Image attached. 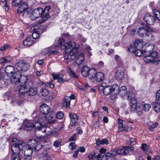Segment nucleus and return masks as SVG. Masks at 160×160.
Returning <instances> with one entry per match:
<instances>
[{
  "instance_id": "1",
  "label": "nucleus",
  "mask_w": 160,
  "mask_h": 160,
  "mask_svg": "<svg viewBox=\"0 0 160 160\" xmlns=\"http://www.w3.org/2000/svg\"><path fill=\"white\" fill-rule=\"evenodd\" d=\"M34 123L30 120H26L24 122V129L26 131L31 130L33 128L36 130L35 134L36 135L37 130H42L43 129V122L45 121L47 117H42L39 115H37L35 112L32 115Z\"/></svg>"
},
{
  "instance_id": "2",
  "label": "nucleus",
  "mask_w": 160,
  "mask_h": 160,
  "mask_svg": "<svg viewBox=\"0 0 160 160\" xmlns=\"http://www.w3.org/2000/svg\"><path fill=\"white\" fill-rule=\"evenodd\" d=\"M11 149L13 154L12 156V160H20V152L21 148L24 144L22 141H20L16 138H12L11 141Z\"/></svg>"
},
{
  "instance_id": "3",
  "label": "nucleus",
  "mask_w": 160,
  "mask_h": 160,
  "mask_svg": "<svg viewBox=\"0 0 160 160\" xmlns=\"http://www.w3.org/2000/svg\"><path fill=\"white\" fill-rule=\"evenodd\" d=\"M65 41L64 39L62 38H59L55 45V46L47 48L44 50V53L43 55L47 54L48 55H49L52 53L57 54L58 52L52 49L57 50L60 47H61L62 49V46L65 44Z\"/></svg>"
},
{
  "instance_id": "4",
  "label": "nucleus",
  "mask_w": 160,
  "mask_h": 160,
  "mask_svg": "<svg viewBox=\"0 0 160 160\" xmlns=\"http://www.w3.org/2000/svg\"><path fill=\"white\" fill-rule=\"evenodd\" d=\"M21 85L18 87V91L19 96L21 98L23 97L25 95H27L28 92V85L27 84L28 79L26 76H22Z\"/></svg>"
},
{
  "instance_id": "5",
  "label": "nucleus",
  "mask_w": 160,
  "mask_h": 160,
  "mask_svg": "<svg viewBox=\"0 0 160 160\" xmlns=\"http://www.w3.org/2000/svg\"><path fill=\"white\" fill-rule=\"evenodd\" d=\"M79 48V45L78 44L72 42H67L62 46V49H65L66 52H71L72 53H76L78 52Z\"/></svg>"
},
{
  "instance_id": "6",
  "label": "nucleus",
  "mask_w": 160,
  "mask_h": 160,
  "mask_svg": "<svg viewBox=\"0 0 160 160\" xmlns=\"http://www.w3.org/2000/svg\"><path fill=\"white\" fill-rule=\"evenodd\" d=\"M15 67L18 71H27L29 68V65L25 60H21L19 61H17Z\"/></svg>"
},
{
  "instance_id": "7",
  "label": "nucleus",
  "mask_w": 160,
  "mask_h": 160,
  "mask_svg": "<svg viewBox=\"0 0 160 160\" xmlns=\"http://www.w3.org/2000/svg\"><path fill=\"white\" fill-rule=\"evenodd\" d=\"M39 111L40 113L45 115L44 116H42L41 115L39 114H37V115H40L42 117H47V118H46L45 120L47 119H49L52 118L53 116V115L52 114L51 116H47L49 114L51 113L50 112V107L47 104H42L40 107L39 108Z\"/></svg>"
},
{
  "instance_id": "8",
  "label": "nucleus",
  "mask_w": 160,
  "mask_h": 160,
  "mask_svg": "<svg viewBox=\"0 0 160 160\" xmlns=\"http://www.w3.org/2000/svg\"><path fill=\"white\" fill-rule=\"evenodd\" d=\"M43 10L41 8H38L33 10L30 15L31 19L34 20L39 17L42 18L43 19Z\"/></svg>"
},
{
  "instance_id": "9",
  "label": "nucleus",
  "mask_w": 160,
  "mask_h": 160,
  "mask_svg": "<svg viewBox=\"0 0 160 160\" xmlns=\"http://www.w3.org/2000/svg\"><path fill=\"white\" fill-rule=\"evenodd\" d=\"M153 32V30L151 29L149 26L146 25L142 27H140L138 28V33L140 36L143 37H146L147 32Z\"/></svg>"
},
{
  "instance_id": "10",
  "label": "nucleus",
  "mask_w": 160,
  "mask_h": 160,
  "mask_svg": "<svg viewBox=\"0 0 160 160\" xmlns=\"http://www.w3.org/2000/svg\"><path fill=\"white\" fill-rule=\"evenodd\" d=\"M119 89V86L117 84H114L112 86L110 85H108L103 89V92L105 95L109 94L111 92L116 91Z\"/></svg>"
},
{
  "instance_id": "11",
  "label": "nucleus",
  "mask_w": 160,
  "mask_h": 160,
  "mask_svg": "<svg viewBox=\"0 0 160 160\" xmlns=\"http://www.w3.org/2000/svg\"><path fill=\"white\" fill-rule=\"evenodd\" d=\"M123 149L119 148L117 149V152L118 154L121 155H126L130 152L132 151L134 149V148L132 146H123Z\"/></svg>"
},
{
  "instance_id": "12",
  "label": "nucleus",
  "mask_w": 160,
  "mask_h": 160,
  "mask_svg": "<svg viewBox=\"0 0 160 160\" xmlns=\"http://www.w3.org/2000/svg\"><path fill=\"white\" fill-rule=\"evenodd\" d=\"M52 76L54 80L58 79V81L60 83L63 82H68L69 81L68 79H66L64 78L66 75L63 73H59L58 74H54L52 73Z\"/></svg>"
},
{
  "instance_id": "13",
  "label": "nucleus",
  "mask_w": 160,
  "mask_h": 160,
  "mask_svg": "<svg viewBox=\"0 0 160 160\" xmlns=\"http://www.w3.org/2000/svg\"><path fill=\"white\" fill-rule=\"evenodd\" d=\"M128 49L130 52L133 53L135 55L138 57L141 56L145 52L140 49L136 48L133 46H130Z\"/></svg>"
},
{
  "instance_id": "14",
  "label": "nucleus",
  "mask_w": 160,
  "mask_h": 160,
  "mask_svg": "<svg viewBox=\"0 0 160 160\" xmlns=\"http://www.w3.org/2000/svg\"><path fill=\"white\" fill-rule=\"evenodd\" d=\"M33 149L30 148L29 147H27L26 145L24 144L22 146V147L21 148L20 152H22V153L25 156H31L32 153ZM20 155L21 154L20 152ZM21 158V157L20 156Z\"/></svg>"
},
{
  "instance_id": "15",
  "label": "nucleus",
  "mask_w": 160,
  "mask_h": 160,
  "mask_svg": "<svg viewBox=\"0 0 160 160\" xmlns=\"http://www.w3.org/2000/svg\"><path fill=\"white\" fill-rule=\"evenodd\" d=\"M21 75L20 73L16 72L11 76V83L13 84H18L21 81L20 79Z\"/></svg>"
},
{
  "instance_id": "16",
  "label": "nucleus",
  "mask_w": 160,
  "mask_h": 160,
  "mask_svg": "<svg viewBox=\"0 0 160 160\" xmlns=\"http://www.w3.org/2000/svg\"><path fill=\"white\" fill-rule=\"evenodd\" d=\"M143 19L144 21L149 25L153 24L156 21V19L153 15L148 14L145 15Z\"/></svg>"
},
{
  "instance_id": "17",
  "label": "nucleus",
  "mask_w": 160,
  "mask_h": 160,
  "mask_svg": "<svg viewBox=\"0 0 160 160\" xmlns=\"http://www.w3.org/2000/svg\"><path fill=\"white\" fill-rule=\"evenodd\" d=\"M69 114L71 122H72V123L71 125V126L72 127H74L78 125V117L74 113L69 112Z\"/></svg>"
},
{
  "instance_id": "18",
  "label": "nucleus",
  "mask_w": 160,
  "mask_h": 160,
  "mask_svg": "<svg viewBox=\"0 0 160 160\" xmlns=\"http://www.w3.org/2000/svg\"><path fill=\"white\" fill-rule=\"evenodd\" d=\"M75 54L71 52H66L64 56V59L66 60L65 62L69 63L74 60L76 58Z\"/></svg>"
},
{
  "instance_id": "19",
  "label": "nucleus",
  "mask_w": 160,
  "mask_h": 160,
  "mask_svg": "<svg viewBox=\"0 0 160 160\" xmlns=\"http://www.w3.org/2000/svg\"><path fill=\"white\" fill-rule=\"evenodd\" d=\"M28 5L26 2H24L21 3L19 6L17 10L18 13H22L28 11Z\"/></svg>"
},
{
  "instance_id": "20",
  "label": "nucleus",
  "mask_w": 160,
  "mask_h": 160,
  "mask_svg": "<svg viewBox=\"0 0 160 160\" xmlns=\"http://www.w3.org/2000/svg\"><path fill=\"white\" fill-rule=\"evenodd\" d=\"M149 54L153 58H154V62L155 64H157L160 61V57L158 56V52L156 51L150 52Z\"/></svg>"
},
{
  "instance_id": "21",
  "label": "nucleus",
  "mask_w": 160,
  "mask_h": 160,
  "mask_svg": "<svg viewBox=\"0 0 160 160\" xmlns=\"http://www.w3.org/2000/svg\"><path fill=\"white\" fill-rule=\"evenodd\" d=\"M36 41L32 40L31 37H28L23 41V43L24 46L27 47L30 46L36 42Z\"/></svg>"
},
{
  "instance_id": "22",
  "label": "nucleus",
  "mask_w": 160,
  "mask_h": 160,
  "mask_svg": "<svg viewBox=\"0 0 160 160\" xmlns=\"http://www.w3.org/2000/svg\"><path fill=\"white\" fill-rule=\"evenodd\" d=\"M125 73L122 69H120L118 70L115 74V78L118 80L122 79L124 77Z\"/></svg>"
},
{
  "instance_id": "23",
  "label": "nucleus",
  "mask_w": 160,
  "mask_h": 160,
  "mask_svg": "<svg viewBox=\"0 0 160 160\" xmlns=\"http://www.w3.org/2000/svg\"><path fill=\"white\" fill-rule=\"evenodd\" d=\"M37 92V89L36 88L33 87L28 86V92L27 95L29 96H32L35 95Z\"/></svg>"
},
{
  "instance_id": "24",
  "label": "nucleus",
  "mask_w": 160,
  "mask_h": 160,
  "mask_svg": "<svg viewBox=\"0 0 160 160\" xmlns=\"http://www.w3.org/2000/svg\"><path fill=\"white\" fill-rule=\"evenodd\" d=\"M51 8L50 6L48 5L45 7L44 10H43V20H46L50 17V15L48 13Z\"/></svg>"
},
{
  "instance_id": "25",
  "label": "nucleus",
  "mask_w": 160,
  "mask_h": 160,
  "mask_svg": "<svg viewBox=\"0 0 160 160\" xmlns=\"http://www.w3.org/2000/svg\"><path fill=\"white\" fill-rule=\"evenodd\" d=\"M148 53V52H145L144 55L145 56L143 58L144 61L147 63H150L151 62L154 63V58H152L149 53Z\"/></svg>"
},
{
  "instance_id": "26",
  "label": "nucleus",
  "mask_w": 160,
  "mask_h": 160,
  "mask_svg": "<svg viewBox=\"0 0 160 160\" xmlns=\"http://www.w3.org/2000/svg\"><path fill=\"white\" fill-rule=\"evenodd\" d=\"M84 55L82 53H81L77 56L75 62L78 66L81 64L84 60Z\"/></svg>"
},
{
  "instance_id": "27",
  "label": "nucleus",
  "mask_w": 160,
  "mask_h": 160,
  "mask_svg": "<svg viewBox=\"0 0 160 160\" xmlns=\"http://www.w3.org/2000/svg\"><path fill=\"white\" fill-rule=\"evenodd\" d=\"M116 91H117L119 94L123 97L126 95L127 92V88L125 86H122L120 88L119 87V89Z\"/></svg>"
},
{
  "instance_id": "28",
  "label": "nucleus",
  "mask_w": 160,
  "mask_h": 160,
  "mask_svg": "<svg viewBox=\"0 0 160 160\" xmlns=\"http://www.w3.org/2000/svg\"><path fill=\"white\" fill-rule=\"evenodd\" d=\"M71 99L69 96H66L65 97L62 105L63 107L67 108H69L70 105Z\"/></svg>"
},
{
  "instance_id": "29",
  "label": "nucleus",
  "mask_w": 160,
  "mask_h": 160,
  "mask_svg": "<svg viewBox=\"0 0 160 160\" xmlns=\"http://www.w3.org/2000/svg\"><path fill=\"white\" fill-rule=\"evenodd\" d=\"M89 67L85 65L82 67L81 69V73L82 75L85 77H86L88 75L89 72Z\"/></svg>"
},
{
  "instance_id": "30",
  "label": "nucleus",
  "mask_w": 160,
  "mask_h": 160,
  "mask_svg": "<svg viewBox=\"0 0 160 160\" xmlns=\"http://www.w3.org/2000/svg\"><path fill=\"white\" fill-rule=\"evenodd\" d=\"M37 141L35 139H32L29 140L27 144H25L27 147H29L30 148L33 149L37 143Z\"/></svg>"
},
{
  "instance_id": "31",
  "label": "nucleus",
  "mask_w": 160,
  "mask_h": 160,
  "mask_svg": "<svg viewBox=\"0 0 160 160\" xmlns=\"http://www.w3.org/2000/svg\"><path fill=\"white\" fill-rule=\"evenodd\" d=\"M5 71L8 75L11 76L15 72L14 70V67L12 66H7L5 68Z\"/></svg>"
},
{
  "instance_id": "32",
  "label": "nucleus",
  "mask_w": 160,
  "mask_h": 160,
  "mask_svg": "<svg viewBox=\"0 0 160 160\" xmlns=\"http://www.w3.org/2000/svg\"><path fill=\"white\" fill-rule=\"evenodd\" d=\"M44 122H43V129L42 130H38V131H42V132H43L46 133V134L49 135L52 134V129L49 127L47 126L45 128L44 127Z\"/></svg>"
},
{
  "instance_id": "33",
  "label": "nucleus",
  "mask_w": 160,
  "mask_h": 160,
  "mask_svg": "<svg viewBox=\"0 0 160 160\" xmlns=\"http://www.w3.org/2000/svg\"><path fill=\"white\" fill-rule=\"evenodd\" d=\"M96 73L97 71L96 69L92 68L90 69L88 76L90 79L93 80L95 78Z\"/></svg>"
},
{
  "instance_id": "34",
  "label": "nucleus",
  "mask_w": 160,
  "mask_h": 160,
  "mask_svg": "<svg viewBox=\"0 0 160 160\" xmlns=\"http://www.w3.org/2000/svg\"><path fill=\"white\" fill-rule=\"evenodd\" d=\"M137 48L141 49L143 48L142 41L141 40H136L135 41L134 45H132Z\"/></svg>"
},
{
  "instance_id": "35",
  "label": "nucleus",
  "mask_w": 160,
  "mask_h": 160,
  "mask_svg": "<svg viewBox=\"0 0 160 160\" xmlns=\"http://www.w3.org/2000/svg\"><path fill=\"white\" fill-rule=\"evenodd\" d=\"M95 78L97 82L102 81L104 79V75L102 72H98L96 73Z\"/></svg>"
},
{
  "instance_id": "36",
  "label": "nucleus",
  "mask_w": 160,
  "mask_h": 160,
  "mask_svg": "<svg viewBox=\"0 0 160 160\" xmlns=\"http://www.w3.org/2000/svg\"><path fill=\"white\" fill-rule=\"evenodd\" d=\"M102 156L101 154H97V153L93 152L92 154H89L88 157L90 160H94L96 158H100Z\"/></svg>"
},
{
  "instance_id": "37",
  "label": "nucleus",
  "mask_w": 160,
  "mask_h": 160,
  "mask_svg": "<svg viewBox=\"0 0 160 160\" xmlns=\"http://www.w3.org/2000/svg\"><path fill=\"white\" fill-rule=\"evenodd\" d=\"M133 93L130 92L128 94V98L131 101V103L137 104V101Z\"/></svg>"
},
{
  "instance_id": "38",
  "label": "nucleus",
  "mask_w": 160,
  "mask_h": 160,
  "mask_svg": "<svg viewBox=\"0 0 160 160\" xmlns=\"http://www.w3.org/2000/svg\"><path fill=\"white\" fill-rule=\"evenodd\" d=\"M12 58L10 56H8L4 58H1L0 59V63H5L11 61L12 60Z\"/></svg>"
},
{
  "instance_id": "39",
  "label": "nucleus",
  "mask_w": 160,
  "mask_h": 160,
  "mask_svg": "<svg viewBox=\"0 0 160 160\" xmlns=\"http://www.w3.org/2000/svg\"><path fill=\"white\" fill-rule=\"evenodd\" d=\"M49 93L48 91L46 89L42 88L40 90V95L42 97L47 96Z\"/></svg>"
},
{
  "instance_id": "40",
  "label": "nucleus",
  "mask_w": 160,
  "mask_h": 160,
  "mask_svg": "<svg viewBox=\"0 0 160 160\" xmlns=\"http://www.w3.org/2000/svg\"><path fill=\"white\" fill-rule=\"evenodd\" d=\"M6 77H8V78H6L5 79L4 77H3L2 76V78L0 79V82L1 83H2L3 82L5 84L8 85L11 82V79H9V78L8 76H6Z\"/></svg>"
},
{
  "instance_id": "41",
  "label": "nucleus",
  "mask_w": 160,
  "mask_h": 160,
  "mask_svg": "<svg viewBox=\"0 0 160 160\" xmlns=\"http://www.w3.org/2000/svg\"><path fill=\"white\" fill-rule=\"evenodd\" d=\"M67 72L69 73L70 77L75 78H77L78 76L76 75L75 73L70 68L68 67L67 68Z\"/></svg>"
},
{
  "instance_id": "42",
  "label": "nucleus",
  "mask_w": 160,
  "mask_h": 160,
  "mask_svg": "<svg viewBox=\"0 0 160 160\" xmlns=\"http://www.w3.org/2000/svg\"><path fill=\"white\" fill-rule=\"evenodd\" d=\"M148 125L149 126V130L150 131H152L153 129L158 126V124L157 122L154 124L153 123L151 122H149Z\"/></svg>"
},
{
  "instance_id": "43",
  "label": "nucleus",
  "mask_w": 160,
  "mask_h": 160,
  "mask_svg": "<svg viewBox=\"0 0 160 160\" xmlns=\"http://www.w3.org/2000/svg\"><path fill=\"white\" fill-rule=\"evenodd\" d=\"M141 106L142 107L143 109L145 112H148L151 107V105L149 104H142Z\"/></svg>"
},
{
  "instance_id": "44",
  "label": "nucleus",
  "mask_w": 160,
  "mask_h": 160,
  "mask_svg": "<svg viewBox=\"0 0 160 160\" xmlns=\"http://www.w3.org/2000/svg\"><path fill=\"white\" fill-rule=\"evenodd\" d=\"M153 108L154 111L157 112H158L160 111V105L158 103L156 102L153 104Z\"/></svg>"
},
{
  "instance_id": "45",
  "label": "nucleus",
  "mask_w": 160,
  "mask_h": 160,
  "mask_svg": "<svg viewBox=\"0 0 160 160\" xmlns=\"http://www.w3.org/2000/svg\"><path fill=\"white\" fill-rule=\"evenodd\" d=\"M153 32H147V34H146V35L145 37H148V39H150L151 40H154V35L152 33Z\"/></svg>"
},
{
  "instance_id": "46",
  "label": "nucleus",
  "mask_w": 160,
  "mask_h": 160,
  "mask_svg": "<svg viewBox=\"0 0 160 160\" xmlns=\"http://www.w3.org/2000/svg\"><path fill=\"white\" fill-rule=\"evenodd\" d=\"M22 2V0H13L12 5L14 7H16L20 4Z\"/></svg>"
},
{
  "instance_id": "47",
  "label": "nucleus",
  "mask_w": 160,
  "mask_h": 160,
  "mask_svg": "<svg viewBox=\"0 0 160 160\" xmlns=\"http://www.w3.org/2000/svg\"><path fill=\"white\" fill-rule=\"evenodd\" d=\"M42 145L41 144V143L40 142H37V143L33 149L36 152L42 149Z\"/></svg>"
},
{
  "instance_id": "48",
  "label": "nucleus",
  "mask_w": 160,
  "mask_h": 160,
  "mask_svg": "<svg viewBox=\"0 0 160 160\" xmlns=\"http://www.w3.org/2000/svg\"><path fill=\"white\" fill-rule=\"evenodd\" d=\"M111 156V154H110V153L107 152L103 155L102 160H108Z\"/></svg>"
},
{
  "instance_id": "49",
  "label": "nucleus",
  "mask_w": 160,
  "mask_h": 160,
  "mask_svg": "<svg viewBox=\"0 0 160 160\" xmlns=\"http://www.w3.org/2000/svg\"><path fill=\"white\" fill-rule=\"evenodd\" d=\"M42 158L43 160H51L50 154L47 152L45 153Z\"/></svg>"
},
{
  "instance_id": "50",
  "label": "nucleus",
  "mask_w": 160,
  "mask_h": 160,
  "mask_svg": "<svg viewBox=\"0 0 160 160\" xmlns=\"http://www.w3.org/2000/svg\"><path fill=\"white\" fill-rule=\"evenodd\" d=\"M39 32L38 31H36L34 32L32 34V37L33 39H37L39 38Z\"/></svg>"
},
{
  "instance_id": "51",
  "label": "nucleus",
  "mask_w": 160,
  "mask_h": 160,
  "mask_svg": "<svg viewBox=\"0 0 160 160\" xmlns=\"http://www.w3.org/2000/svg\"><path fill=\"white\" fill-rule=\"evenodd\" d=\"M136 111L135 112H137L138 115H140L142 114V109L140 107V106H138L136 108Z\"/></svg>"
},
{
  "instance_id": "52",
  "label": "nucleus",
  "mask_w": 160,
  "mask_h": 160,
  "mask_svg": "<svg viewBox=\"0 0 160 160\" xmlns=\"http://www.w3.org/2000/svg\"><path fill=\"white\" fill-rule=\"evenodd\" d=\"M23 103V101L22 100H19L17 101L16 102L14 101H12V104L14 106L16 105L17 104L19 106H21Z\"/></svg>"
},
{
  "instance_id": "53",
  "label": "nucleus",
  "mask_w": 160,
  "mask_h": 160,
  "mask_svg": "<svg viewBox=\"0 0 160 160\" xmlns=\"http://www.w3.org/2000/svg\"><path fill=\"white\" fill-rule=\"evenodd\" d=\"M64 116V113L62 112H58L56 115V117L58 119L62 118Z\"/></svg>"
},
{
  "instance_id": "54",
  "label": "nucleus",
  "mask_w": 160,
  "mask_h": 160,
  "mask_svg": "<svg viewBox=\"0 0 160 160\" xmlns=\"http://www.w3.org/2000/svg\"><path fill=\"white\" fill-rule=\"evenodd\" d=\"M156 98L157 100V102L160 105V90H158L157 92Z\"/></svg>"
},
{
  "instance_id": "55",
  "label": "nucleus",
  "mask_w": 160,
  "mask_h": 160,
  "mask_svg": "<svg viewBox=\"0 0 160 160\" xmlns=\"http://www.w3.org/2000/svg\"><path fill=\"white\" fill-rule=\"evenodd\" d=\"M1 2H0V4L2 5V6H4L6 7L7 8L8 10L9 9L8 5L7 4L6 0H0Z\"/></svg>"
},
{
  "instance_id": "56",
  "label": "nucleus",
  "mask_w": 160,
  "mask_h": 160,
  "mask_svg": "<svg viewBox=\"0 0 160 160\" xmlns=\"http://www.w3.org/2000/svg\"><path fill=\"white\" fill-rule=\"evenodd\" d=\"M76 144L74 142H71L69 145V148L71 150H73L75 149Z\"/></svg>"
},
{
  "instance_id": "57",
  "label": "nucleus",
  "mask_w": 160,
  "mask_h": 160,
  "mask_svg": "<svg viewBox=\"0 0 160 160\" xmlns=\"http://www.w3.org/2000/svg\"><path fill=\"white\" fill-rule=\"evenodd\" d=\"M42 149L46 151H48L50 149V146L49 145H45L42 146Z\"/></svg>"
},
{
  "instance_id": "58",
  "label": "nucleus",
  "mask_w": 160,
  "mask_h": 160,
  "mask_svg": "<svg viewBox=\"0 0 160 160\" xmlns=\"http://www.w3.org/2000/svg\"><path fill=\"white\" fill-rule=\"evenodd\" d=\"M63 36L66 39L68 40H70L71 38V36L69 35L68 33H64L63 34Z\"/></svg>"
},
{
  "instance_id": "59",
  "label": "nucleus",
  "mask_w": 160,
  "mask_h": 160,
  "mask_svg": "<svg viewBox=\"0 0 160 160\" xmlns=\"http://www.w3.org/2000/svg\"><path fill=\"white\" fill-rule=\"evenodd\" d=\"M10 46L8 44H6L1 47L0 50L1 51H4L5 50L10 48Z\"/></svg>"
},
{
  "instance_id": "60",
  "label": "nucleus",
  "mask_w": 160,
  "mask_h": 160,
  "mask_svg": "<svg viewBox=\"0 0 160 160\" xmlns=\"http://www.w3.org/2000/svg\"><path fill=\"white\" fill-rule=\"evenodd\" d=\"M77 138V134L74 133L71 136V137L69 139V141H73L76 140Z\"/></svg>"
},
{
  "instance_id": "61",
  "label": "nucleus",
  "mask_w": 160,
  "mask_h": 160,
  "mask_svg": "<svg viewBox=\"0 0 160 160\" xmlns=\"http://www.w3.org/2000/svg\"><path fill=\"white\" fill-rule=\"evenodd\" d=\"M61 141L60 140H56L54 141L53 145L56 147H58L61 144Z\"/></svg>"
},
{
  "instance_id": "62",
  "label": "nucleus",
  "mask_w": 160,
  "mask_h": 160,
  "mask_svg": "<svg viewBox=\"0 0 160 160\" xmlns=\"http://www.w3.org/2000/svg\"><path fill=\"white\" fill-rule=\"evenodd\" d=\"M135 142L134 139L132 138H131L128 142V144L133 145V144H135Z\"/></svg>"
},
{
  "instance_id": "63",
  "label": "nucleus",
  "mask_w": 160,
  "mask_h": 160,
  "mask_svg": "<svg viewBox=\"0 0 160 160\" xmlns=\"http://www.w3.org/2000/svg\"><path fill=\"white\" fill-rule=\"evenodd\" d=\"M107 85H106V84L105 82H102L101 84L99 86V89L103 90L105 87H106Z\"/></svg>"
},
{
  "instance_id": "64",
  "label": "nucleus",
  "mask_w": 160,
  "mask_h": 160,
  "mask_svg": "<svg viewBox=\"0 0 160 160\" xmlns=\"http://www.w3.org/2000/svg\"><path fill=\"white\" fill-rule=\"evenodd\" d=\"M148 145L147 144H142L141 148L143 151H146L147 149Z\"/></svg>"
}]
</instances>
